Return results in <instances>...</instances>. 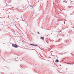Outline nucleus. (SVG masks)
Wrapping results in <instances>:
<instances>
[{"instance_id":"f257e3e1","label":"nucleus","mask_w":74,"mask_h":74,"mask_svg":"<svg viewBox=\"0 0 74 74\" xmlns=\"http://www.w3.org/2000/svg\"><path fill=\"white\" fill-rule=\"evenodd\" d=\"M12 46L13 47H14L15 48H18V46L15 44H12Z\"/></svg>"},{"instance_id":"f03ea898","label":"nucleus","mask_w":74,"mask_h":74,"mask_svg":"<svg viewBox=\"0 0 74 74\" xmlns=\"http://www.w3.org/2000/svg\"><path fill=\"white\" fill-rule=\"evenodd\" d=\"M30 45H33V46H35V47H36V46H37V45H35L30 44Z\"/></svg>"},{"instance_id":"7ed1b4c3","label":"nucleus","mask_w":74,"mask_h":74,"mask_svg":"<svg viewBox=\"0 0 74 74\" xmlns=\"http://www.w3.org/2000/svg\"><path fill=\"white\" fill-rule=\"evenodd\" d=\"M40 39H42V40H44V37H40Z\"/></svg>"},{"instance_id":"20e7f679","label":"nucleus","mask_w":74,"mask_h":74,"mask_svg":"<svg viewBox=\"0 0 74 74\" xmlns=\"http://www.w3.org/2000/svg\"><path fill=\"white\" fill-rule=\"evenodd\" d=\"M56 63H58V62H59V60H56Z\"/></svg>"},{"instance_id":"39448f33","label":"nucleus","mask_w":74,"mask_h":74,"mask_svg":"<svg viewBox=\"0 0 74 74\" xmlns=\"http://www.w3.org/2000/svg\"><path fill=\"white\" fill-rule=\"evenodd\" d=\"M38 34H40V33L39 32H38Z\"/></svg>"},{"instance_id":"423d86ee","label":"nucleus","mask_w":74,"mask_h":74,"mask_svg":"<svg viewBox=\"0 0 74 74\" xmlns=\"http://www.w3.org/2000/svg\"><path fill=\"white\" fill-rule=\"evenodd\" d=\"M67 64H70L69 63H67Z\"/></svg>"},{"instance_id":"0eeeda50","label":"nucleus","mask_w":74,"mask_h":74,"mask_svg":"<svg viewBox=\"0 0 74 74\" xmlns=\"http://www.w3.org/2000/svg\"><path fill=\"white\" fill-rule=\"evenodd\" d=\"M0 74H2V73H0Z\"/></svg>"},{"instance_id":"6e6552de","label":"nucleus","mask_w":74,"mask_h":74,"mask_svg":"<svg viewBox=\"0 0 74 74\" xmlns=\"http://www.w3.org/2000/svg\"><path fill=\"white\" fill-rule=\"evenodd\" d=\"M64 24H65V22H64Z\"/></svg>"},{"instance_id":"1a4fd4ad","label":"nucleus","mask_w":74,"mask_h":74,"mask_svg":"<svg viewBox=\"0 0 74 74\" xmlns=\"http://www.w3.org/2000/svg\"><path fill=\"white\" fill-rule=\"evenodd\" d=\"M0 30H1V29H0Z\"/></svg>"}]
</instances>
